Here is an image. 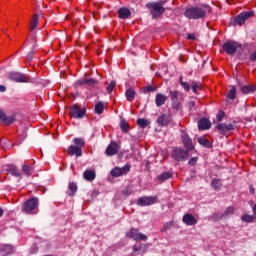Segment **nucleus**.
<instances>
[{
  "instance_id": "6",
  "label": "nucleus",
  "mask_w": 256,
  "mask_h": 256,
  "mask_svg": "<svg viewBox=\"0 0 256 256\" xmlns=\"http://www.w3.org/2000/svg\"><path fill=\"white\" fill-rule=\"evenodd\" d=\"M189 150H185L181 147H176L172 151V158L175 161H187L189 159Z\"/></svg>"
},
{
  "instance_id": "51",
  "label": "nucleus",
  "mask_w": 256,
  "mask_h": 256,
  "mask_svg": "<svg viewBox=\"0 0 256 256\" xmlns=\"http://www.w3.org/2000/svg\"><path fill=\"white\" fill-rule=\"evenodd\" d=\"M26 61L28 63H31V61H33V52L28 53V55L26 57Z\"/></svg>"
},
{
  "instance_id": "17",
  "label": "nucleus",
  "mask_w": 256,
  "mask_h": 256,
  "mask_svg": "<svg viewBox=\"0 0 256 256\" xmlns=\"http://www.w3.org/2000/svg\"><path fill=\"white\" fill-rule=\"evenodd\" d=\"M216 129H218L220 135H225V133L233 131L234 127L233 124L219 123L217 124Z\"/></svg>"
},
{
  "instance_id": "60",
  "label": "nucleus",
  "mask_w": 256,
  "mask_h": 256,
  "mask_svg": "<svg viewBox=\"0 0 256 256\" xmlns=\"http://www.w3.org/2000/svg\"><path fill=\"white\" fill-rule=\"evenodd\" d=\"M253 215H254V217H256V204L253 207Z\"/></svg>"
},
{
  "instance_id": "7",
  "label": "nucleus",
  "mask_w": 256,
  "mask_h": 256,
  "mask_svg": "<svg viewBox=\"0 0 256 256\" xmlns=\"http://www.w3.org/2000/svg\"><path fill=\"white\" fill-rule=\"evenodd\" d=\"M131 171V164H126L124 167H115L111 170L110 175L113 177H123Z\"/></svg>"
},
{
  "instance_id": "40",
  "label": "nucleus",
  "mask_w": 256,
  "mask_h": 256,
  "mask_svg": "<svg viewBox=\"0 0 256 256\" xmlns=\"http://www.w3.org/2000/svg\"><path fill=\"white\" fill-rule=\"evenodd\" d=\"M191 86H192L193 93H197V91H199V89H201V82L192 81Z\"/></svg>"
},
{
  "instance_id": "12",
  "label": "nucleus",
  "mask_w": 256,
  "mask_h": 256,
  "mask_svg": "<svg viewBox=\"0 0 256 256\" xmlns=\"http://www.w3.org/2000/svg\"><path fill=\"white\" fill-rule=\"evenodd\" d=\"M182 143L187 151H193L195 146H193V140L189 137V134L183 133L181 135Z\"/></svg>"
},
{
  "instance_id": "9",
  "label": "nucleus",
  "mask_w": 256,
  "mask_h": 256,
  "mask_svg": "<svg viewBox=\"0 0 256 256\" xmlns=\"http://www.w3.org/2000/svg\"><path fill=\"white\" fill-rule=\"evenodd\" d=\"M127 237L133 239V241H147V235L139 232L137 228H131L127 233Z\"/></svg>"
},
{
  "instance_id": "29",
  "label": "nucleus",
  "mask_w": 256,
  "mask_h": 256,
  "mask_svg": "<svg viewBox=\"0 0 256 256\" xmlns=\"http://www.w3.org/2000/svg\"><path fill=\"white\" fill-rule=\"evenodd\" d=\"M96 115H103V112L105 111V104L103 102H98L95 105V109H94Z\"/></svg>"
},
{
  "instance_id": "2",
  "label": "nucleus",
  "mask_w": 256,
  "mask_h": 256,
  "mask_svg": "<svg viewBox=\"0 0 256 256\" xmlns=\"http://www.w3.org/2000/svg\"><path fill=\"white\" fill-rule=\"evenodd\" d=\"M163 5H165L163 1L148 2L145 7L150 12L152 19H159L165 13V7Z\"/></svg>"
},
{
  "instance_id": "35",
  "label": "nucleus",
  "mask_w": 256,
  "mask_h": 256,
  "mask_svg": "<svg viewBox=\"0 0 256 256\" xmlns=\"http://www.w3.org/2000/svg\"><path fill=\"white\" fill-rule=\"evenodd\" d=\"M221 180L219 179H213L211 181V187L213 188L214 191H219L221 189Z\"/></svg>"
},
{
  "instance_id": "8",
  "label": "nucleus",
  "mask_w": 256,
  "mask_h": 256,
  "mask_svg": "<svg viewBox=\"0 0 256 256\" xmlns=\"http://www.w3.org/2000/svg\"><path fill=\"white\" fill-rule=\"evenodd\" d=\"M157 203V196H143L137 200L139 207H148L149 205H155Z\"/></svg>"
},
{
  "instance_id": "46",
  "label": "nucleus",
  "mask_w": 256,
  "mask_h": 256,
  "mask_svg": "<svg viewBox=\"0 0 256 256\" xmlns=\"http://www.w3.org/2000/svg\"><path fill=\"white\" fill-rule=\"evenodd\" d=\"M181 87H183L185 91H191V84L188 82H181Z\"/></svg>"
},
{
  "instance_id": "30",
  "label": "nucleus",
  "mask_w": 256,
  "mask_h": 256,
  "mask_svg": "<svg viewBox=\"0 0 256 256\" xmlns=\"http://www.w3.org/2000/svg\"><path fill=\"white\" fill-rule=\"evenodd\" d=\"M254 91H256V87L249 85L241 86V93H243V95H249V93H253Z\"/></svg>"
},
{
  "instance_id": "26",
  "label": "nucleus",
  "mask_w": 256,
  "mask_h": 256,
  "mask_svg": "<svg viewBox=\"0 0 256 256\" xmlns=\"http://www.w3.org/2000/svg\"><path fill=\"white\" fill-rule=\"evenodd\" d=\"M83 175L86 181H95V177H97V175L95 174V171L93 170H86L84 171Z\"/></svg>"
},
{
  "instance_id": "59",
  "label": "nucleus",
  "mask_w": 256,
  "mask_h": 256,
  "mask_svg": "<svg viewBox=\"0 0 256 256\" xmlns=\"http://www.w3.org/2000/svg\"><path fill=\"white\" fill-rule=\"evenodd\" d=\"M60 75H61V77H62L63 79H65V71L61 70V71H60Z\"/></svg>"
},
{
  "instance_id": "63",
  "label": "nucleus",
  "mask_w": 256,
  "mask_h": 256,
  "mask_svg": "<svg viewBox=\"0 0 256 256\" xmlns=\"http://www.w3.org/2000/svg\"><path fill=\"white\" fill-rule=\"evenodd\" d=\"M65 19H69V16L66 15V16H65Z\"/></svg>"
},
{
  "instance_id": "48",
  "label": "nucleus",
  "mask_w": 256,
  "mask_h": 256,
  "mask_svg": "<svg viewBox=\"0 0 256 256\" xmlns=\"http://www.w3.org/2000/svg\"><path fill=\"white\" fill-rule=\"evenodd\" d=\"M223 117H225V112H223V111H219V112L217 113V115H216V119H217V121H219V122L223 121Z\"/></svg>"
},
{
  "instance_id": "57",
  "label": "nucleus",
  "mask_w": 256,
  "mask_h": 256,
  "mask_svg": "<svg viewBox=\"0 0 256 256\" xmlns=\"http://www.w3.org/2000/svg\"><path fill=\"white\" fill-rule=\"evenodd\" d=\"M249 191H250L251 195H255V188L253 186L249 187Z\"/></svg>"
},
{
  "instance_id": "3",
  "label": "nucleus",
  "mask_w": 256,
  "mask_h": 256,
  "mask_svg": "<svg viewBox=\"0 0 256 256\" xmlns=\"http://www.w3.org/2000/svg\"><path fill=\"white\" fill-rule=\"evenodd\" d=\"M22 213L27 215H37L39 213V199L29 198L22 205Z\"/></svg>"
},
{
  "instance_id": "64",
  "label": "nucleus",
  "mask_w": 256,
  "mask_h": 256,
  "mask_svg": "<svg viewBox=\"0 0 256 256\" xmlns=\"http://www.w3.org/2000/svg\"><path fill=\"white\" fill-rule=\"evenodd\" d=\"M34 253H37V249L34 251Z\"/></svg>"
},
{
  "instance_id": "38",
  "label": "nucleus",
  "mask_w": 256,
  "mask_h": 256,
  "mask_svg": "<svg viewBox=\"0 0 256 256\" xmlns=\"http://www.w3.org/2000/svg\"><path fill=\"white\" fill-rule=\"evenodd\" d=\"M241 219L244 223H253V221H255V216L245 214L241 217Z\"/></svg>"
},
{
  "instance_id": "41",
  "label": "nucleus",
  "mask_w": 256,
  "mask_h": 256,
  "mask_svg": "<svg viewBox=\"0 0 256 256\" xmlns=\"http://www.w3.org/2000/svg\"><path fill=\"white\" fill-rule=\"evenodd\" d=\"M117 85V82L115 80H112L110 84L107 86L106 91L109 95L113 93V89H115V86Z\"/></svg>"
},
{
  "instance_id": "33",
  "label": "nucleus",
  "mask_w": 256,
  "mask_h": 256,
  "mask_svg": "<svg viewBox=\"0 0 256 256\" xmlns=\"http://www.w3.org/2000/svg\"><path fill=\"white\" fill-rule=\"evenodd\" d=\"M120 129H121V131H122L123 133H129L130 127H129V123L127 122L126 119H122V120L120 121Z\"/></svg>"
},
{
  "instance_id": "18",
  "label": "nucleus",
  "mask_w": 256,
  "mask_h": 256,
  "mask_svg": "<svg viewBox=\"0 0 256 256\" xmlns=\"http://www.w3.org/2000/svg\"><path fill=\"white\" fill-rule=\"evenodd\" d=\"M198 129L199 131H207V129H211V121L207 118H201L198 121Z\"/></svg>"
},
{
  "instance_id": "11",
  "label": "nucleus",
  "mask_w": 256,
  "mask_h": 256,
  "mask_svg": "<svg viewBox=\"0 0 256 256\" xmlns=\"http://www.w3.org/2000/svg\"><path fill=\"white\" fill-rule=\"evenodd\" d=\"M85 113H87V110L85 108L79 109V107L74 106L70 110L71 117H74V119H83L85 117Z\"/></svg>"
},
{
  "instance_id": "62",
  "label": "nucleus",
  "mask_w": 256,
  "mask_h": 256,
  "mask_svg": "<svg viewBox=\"0 0 256 256\" xmlns=\"http://www.w3.org/2000/svg\"><path fill=\"white\" fill-rule=\"evenodd\" d=\"M232 1H235V0H227V3H231Z\"/></svg>"
},
{
  "instance_id": "19",
  "label": "nucleus",
  "mask_w": 256,
  "mask_h": 256,
  "mask_svg": "<svg viewBox=\"0 0 256 256\" xmlns=\"http://www.w3.org/2000/svg\"><path fill=\"white\" fill-rule=\"evenodd\" d=\"M167 102V96L163 93H158L155 97L156 107H163Z\"/></svg>"
},
{
  "instance_id": "44",
  "label": "nucleus",
  "mask_w": 256,
  "mask_h": 256,
  "mask_svg": "<svg viewBox=\"0 0 256 256\" xmlns=\"http://www.w3.org/2000/svg\"><path fill=\"white\" fill-rule=\"evenodd\" d=\"M171 95V101H177L179 98V92L178 91H170Z\"/></svg>"
},
{
  "instance_id": "14",
  "label": "nucleus",
  "mask_w": 256,
  "mask_h": 256,
  "mask_svg": "<svg viewBox=\"0 0 256 256\" xmlns=\"http://www.w3.org/2000/svg\"><path fill=\"white\" fill-rule=\"evenodd\" d=\"M117 153H119V144H117V142H111L105 151V155H107V157H113V155H117Z\"/></svg>"
},
{
  "instance_id": "36",
  "label": "nucleus",
  "mask_w": 256,
  "mask_h": 256,
  "mask_svg": "<svg viewBox=\"0 0 256 256\" xmlns=\"http://www.w3.org/2000/svg\"><path fill=\"white\" fill-rule=\"evenodd\" d=\"M73 143L75 147H80V149L85 147V140L82 138H74Z\"/></svg>"
},
{
  "instance_id": "34",
  "label": "nucleus",
  "mask_w": 256,
  "mask_h": 256,
  "mask_svg": "<svg viewBox=\"0 0 256 256\" xmlns=\"http://www.w3.org/2000/svg\"><path fill=\"white\" fill-rule=\"evenodd\" d=\"M39 23V16L35 14L32 18L31 24H30V31H35L37 29V24Z\"/></svg>"
},
{
  "instance_id": "32",
  "label": "nucleus",
  "mask_w": 256,
  "mask_h": 256,
  "mask_svg": "<svg viewBox=\"0 0 256 256\" xmlns=\"http://www.w3.org/2000/svg\"><path fill=\"white\" fill-rule=\"evenodd\" d=\"M77 193V184L75 182H72L68 185V195L69 197H73Z\"/></svg>"
},
{
  "instance_id": "37",
  "label": "nucleus",
  "mask_w": 256,
  "mask_h": 256,
  "mask_svg": "<svg viewBox=\"0 0 256 256\" xmlns=\"http://www.w3.org/2000/svg\"><path fill=\"white\" fill-rule=\"evenodd\" d=\"M97 80L94 79V78H90V79H84L82 81H80V85H90V86H93V85H97Z\"/></svg>"
},
{
  "instance_id": "27",
  "label": "nucleus",
  "mask_w": 256,
  "mask_h": 256,
  "mask_svg": "<svg viewBox=\"0 0 256 256\" xmlns=\"http://www.w3.org/2000/svg\"><path fill=\"white\" fill-rule=\"evenodd\" d=\"M0 251H2V253H6V255H11L15 249L11 245L2 244L0 245Z\"/></svg>"
},
{
  "instance_id": "24",
  "label": "nucleus",
  "mask_w": 256,
  "mask_h": 256,
  "mask_svg": "<svg viewBox=\"0 0 256 256\" xmlns=\"http://www.w3.org/2000/svg\"><path fill=\"white\" fill-rule=\"evenodd\" d=\"M237 97V88L235 86H231V89L228 91L226 99L227 103H229V101H233L235 100Z\"/></svg>"
},
{
  "instance_id": "28",
  "label": "nucleus",
  "mask_w": 256,
  "mask_h": 256,
  "mask_svg": "<svg viewBox=\"0 0 256 256\" xmlns=\"http://www.w3.org/2000/svg\"><path fill=\"white\" fill-rule=\"evenodd\" d=\"M173 178V173L171 172H163L158 176V181H161V183H165L168 179Z\"/></svg>"
},
{
  "instance_id": "20",
  "label": "nucleus",
  "mask_w": 256,
  "mask_h": 256,
  "mask_svg": "<svg viewBox=\"0 0 256 256\" xmlns=\"http://www.w3.org/2000/svg\"><path fill=\"white\" fill-rule=\"evenodd\" d=\"M0 121L5 123V125H11L15 121V116H7L3 110H0Z\"/></svg>"
},
{
  "instance_id": "45",
  "label": "nucleus",
  "mask_w": 256,
  "mask_h": 256,
  "mask_svg": "<svg viewBox=\"0 0 256 256\" xmlns=\"http://www.w3.org/2000/svg\"><path fill=\"white\" fill-rule=\"evenodd\" d=\"M171 227H173V222H167L163 228L161 229L162 232H165V231H169V229H171Z\"/></svg>"
},
{
  "instance_id": "10",
  "label": "nucleus",
  "mask_w": 256,
  "mask_h": 256,
  "mask_svg": "<svg viewBox=\"0 0 256 256\" xmlns=\"http://www.w3.org/2000/svg\"><path fill=\"white\" fill-rule=\"evenodd\" d=\"M253 15H255V12L253 11L242 12L237 17H235L234 23L236 25H243V23H245L247 19H250V17H253Z\"/></svg>"
},
{
  "instance_id": "4",
  "label": "nucleus",
  "mask_w": 256,
  "mask_h": 256,
  "mask_svg": "<svg viewBox=\"0 0 256 256\" xmlns=\"http://www.w3.org/2000/svg\"><path fill=\"white\" fill-rule=\"evenodd\" d=\"M222 49L225 51L227 55L233 57L235 53H241L243 51V47L239 42L236 41H227L223 44Z\"/></svg>"
},
{
  "instance_id": "5",
  "label": "nucleus",
  "mask_w": 256,
  "mask_h": 256,
  "mask_svg": "<svg viewBox=\"0 0 256 256\" xmlns=\"http://www.w3.org/2000/svg\"><path fill=\"white\" fill-rule=\"evenodd\" d=\"M6 77L14 83H31V78L21 72H8Z\"/></svg>"
},
{
  "instance_id": "55",
  "label": "nucleus",
  "mask_w": 256,
  "mask_h": 256,
  "mask_svg": "<svg viewBox=\"0 0 256 256\" xmlns=\"http://www.w3.org/2000/svg\"><path fill=\"white\" fill-rule=\"evenodd\" d=\"M250 61H253V62L256 61V51L253 52V53L250 55Z\"/></svg>"
},
{
  "instance_id": "54",
  "label": "nucleus",
  "mask_w": 256,
  "mask_h": 256,
  "mask_svg": "<svg viewBox=\"0 0 256 256\" xmlns=\"http://www.w3.org/2000/svg\"><path fill=\"white\" fill-rule=\"evenodd\" d=\"M187 39H189L190 41H195L196 39L195 34H188Z\"/></svg>"
},
{
  "instance_id": "39",
  "label": "nucleus",
  "mask_w": 256,
  "mask_h": 256,
  "mask_svg": "<svg viewBox=\"0 0 256 256\" xmlns=\"http://www.w3.org/2000/svg\"><path fill=\"white\" fill-rule=\"evenodd\" d=\"M137 125L142 129H145L149 125V121L145 118H139L137 120Z\"/></svg>"
},
{
  "instance_id": "58",
  "label": "nucleus",
  "mask_w": 256,
  "mask_h": 256,
  "mask_svg": "<svg viewBox=\"0 0 256 256\" xmlns=\"http://www.w3.org/2000/svg\"><path fill=\"white\" fill-rule=\"evenodd\" d=\"M4 213H5V210H3V208L0 207V217H3Z\"/></svg>"
},
{
  "instance_id": "22",
  "label": "nucleus",
  "mask_w": 256,
  "mask_h": 256,
  "mask_svg": "<svg viewBox=\"0 0 256 256\" xmlns=\"http://www.w3.org/2000/svg\"><path fill=\"white\" fill-rule=\"evenodd\" d=\"M118 15L120 19H129V17H131V10H129V8H120L118 10Z\"/></svg>"
},
{
  "instance_id": "15",
  "label": "nucleus",
  "mask_w": 256,
  "mask_h": 256,
  "mask_svg": "<svg viewBox=\"0 0 256 256\" xmlns=\"http://www.w3.org/2000/svg\"><path fill=\"white\" fill-rule=\"evenodd\" d=\"M68 155L70 157H83V149H81V147L71 145L68 147Z\"/></svg>"
},
{
  "instance_id": "47",
  "label": "nucleus",
  "mask_w": 256,
  "mask_h": 256,
  "mask_svg": "<svg viewBox=\"0 0 256 256\" xmlns=\"http://www.w3.org/2000/svg\"><path fill=\"white\" fill-rule=\"evenodd\" d=\"M187 107H188L189 111H195L196 110V108H195V101H189L187 103Z\"/></svg>"
},
{
  "instance_id": "21",
  "label": "nucleus",
  "mask_w": 256,
  "mask_h": 256,
  "mask_svg": "<svg viewBox=\"0 0 256 256\" xmlns=\"http://www.w3.org/2000/svg\"><path fill=\"white\" fill-rule=\"evenodd\" d=\"M6 171L10 174L13 175V177H21V171L19 169H17V166L13 165V164H9L7 166Z\"/></svg>"
},
{
  "instance_id": "49",
  "label": "nucleus",
  "mask_w": 256,
  "mask_h": 256,
  "mask_svg": "<svg viewBox=\"0 0 256 256\" xmlns=\"http://www.w3.org/2000/svg\"><path fill=\"white\" fill-rule=\"evenodd\" d=\"M132 191L131 189L129 188H125L123 191H122V195H124L125 197H129V195H131Z\"/></svg>"
},
{
  "instance_id": "53",
  "label": "nucleus",
  "mask_w": 256,
  "mask_h": 256,
  "mask_svg": "<svg viewBox=\"0 0 256 256\" xmlns=\"http://www.w3.org/2000/svg\"><path fill=\"white\" fill-rule=\"evenodd\" d=\"M132 249H133L134 253H137V252L141 251V249H143V246L134 245Z\"/></svg>"
},
{
  "instance_id": "23",
  "label": "nucleus",
  "mask_w": 256,
  "mask_h": 256,
  "mask_svg": "<svg viewBox=\"0 0 256 256\" xmlns=\"http://www.w3.org/2000/svg\"><path fill=\"white\" fill-rule=\"evenodd\" d=\"M22 171L24 174L27 175V177H31V175H33V173H35V166L24 164L22 167Z\"/></svg>"
},
{
  "instance_id": "61",
  "label": "nucleus",
  "mask_w": 256,
  "mask_h": 256,
  "mask_svg": "<svg viewBox=\"0 0 256 256\" xmlns=\"http://www.w3.org/2000/svg\"><path fill=\"white\" fill-rule=\"evenodd\" d=\"M179 83H180V85H181V83H185V81H183V76H180Z\"/></svg>"
},
{
  "instance_id": "43",
  "label": "nucleus",
  "mask_w": 256,
  "mask_h": 256,
  "mask_svg": "<svg viewBox=\"0 0 256 256\" xmlns=\"http://www.w3.org/2000/svg\"><path fill=\"white\" fill-rule=\"evenodd\" d=\"M154 91H157V87L148 85L144 87V93H153Z\"/></svg>"
},
{
  "instance_id": "25",
  "label": "nucleus",
  "mask_w": 256,
  "mask_h": 256,
  "mask_svg": "<svg viewBox=\"0 0 256 256\" xmlns=\"http://www.w3.org/2000/svg\"><path fill=\"white\" fill-rule=\"evenodd\" d=\"M198 143L202 147H206L207 149H211L212 145L209 139H206L205 136L198 137Z\"/></svg>"
},
{
  "instance_id": "42",
  "label": "nucleus",
  "mask_w": 256,
  "mask_h": 256,
  "mask_svg": "<svg viewBox=\"0 0 256 256\" xmlns=\"http://www.w3.org/2000/svg\"><path fill=\"white\" fill-rule=\"evenodd\" d=\"M233 213H235V208L230 206L224 211L223 217H229L230 215H233Z\"/></svg>"
},
{
  "instance_id": "1",
  "label": "nucleus",
  "mask_w": 256,
  "mask_h": 256,
  "mask_svg": "<svg viewBox=\"0 0 256 256\" xmlns=\"http://www.w3.org/2000/svg\"><path fill=\"white\" fill-rule=\"evenodd\" d=\"M209 13H211V6L207 4H202L200 6H192L190 8H187L184 11V17H186V19L193 20L205 19V17H207Z\"/></svg>"
},
{
  "instance_id": "52",
  "label": "nucleus",
  "mask_w": 256,
  "mask_h": 256,
  "mask_svg": "<svg viewBox=\"0 0 256 256\" xmlns=\"http://www.w3.org/2000/svg\"><path fill=\"white\" fill-rule=\"evenodd\" d=\"M172 107L173 109H176V111H179V102L176 101H172Z\"/></svg>"
},
{
  "instance_id": "16",
  "label": "nucleus",
  "mask_w": 256,
  "mask_h": 256,
  "mask_svg": "<svg viewBox=\"0 0 256 256\" xmlns=\"http://www.w3.org/2000/svg\"><path fill=\"white\" fill-rule=\"evenodd\" d=\"M182 221L188 227H193V225H197V219L195 218V216H193V214H185L182 218Z\"/></svg>"
},
{
  "instance_id": "50",
  "label": "nucleus",
  "mask_w": 256,
  "mask_h": 256,
  "mask_svg": "<svg viewBox=\"0 0 256 256\" xmlns=\"http://www.w3.org/2000/svg\"><path fill=\"white\" fill-rule=\"evenodd\" d=\"M197 161H199V158L197 157H192L189 161L188 164H190L191 166L195 165L197 163Z\"/></svg>"
},
{
  "instance_id": "13",
  "label": "nucleus",
  "mask_w": 256,
  "mask_h": 256,
  "mask_svg": "<svg viewBox=\"0 0 256 256\" xmlns=\"http://www.w3.org/2000/svg\"><path fill=\"white\" fill-rule=\"evenodd\" d=\"M171 123V115L160 114L157 118L158 127H167Z\"/></svg>"
},
{
  "instance_id": "31",
  "label": "nucleus",
  "mask_w": 256,
  "mask_h": 256,
  "mask_svg": "<svg viewBox=\"0 0 256 256\" xmlns=\"http://www.w3.org/2000/svg\"><path fill=\"white\" fill-rule=\"evenodd\" d=\"M136 95H137V93L135 92V90L133 88H128L126 90V99H127V101H129V102L133 101V99H135Z\"/></svg>"
},
{
  "instance_id": "56",
  "label": "nucleus",
  "mask_w": 256,
  "mask_h": 256,
  "mask_svg": "<svg viewBox=\"0 0 256 256\" xmlns=\"http://www.w3.org/2000/svg\"><path fill=\"white\" fill-rule=\"evenodd\" d=\"M7 91V88L3 85H0V93H5Z\"/></svg>"
}]
</instances>
